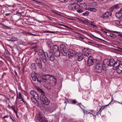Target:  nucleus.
I'll return each instance as SVG.
<instances>
[{
  "mask_svg": "<svg viewBox=\"0 0 122 122\" xmlns=\"http://www.w3.org/2000/svg\"><path fill=\"white\" fill-rule=\"evenodd\" d=\"M3 62L1 61L0 60V67L2 66L3 64Z\"/></svg>",
  "mask_w": 122,
  "mask_h": 122,
  "instance_id": "nucleus-42",
  "label": "nucleus"
},
{
  "mask_svg": "<svg viewBox=\"0 0 122 122\" xmlns=\"http://www.w3.org/2000/svg\"><path fill=\"white\" fill-rule=\"evenodd\" d=\"M116 35V36H120L121 37L122 36V35L120 34H118V35Z\"/></svg>",
  "mask_w": 122,
  "mask_h": 122,
  "instance_id": "nucleus-48",
  "label": "nucleus"
},
{
  "mask_svg": "<svg viewBox=\"0 0 122 122\" xmlns=\"http://www.w3.org/2000/svg\"><path fill=\"white\" fill-rule=\"evenodd\" d=\"M73 1L74 2H80L82 1V0H73Z\"/></svg>",
  "mask_w": 122,
  "mask_h": 122,
  "instance_id": "nucleus-41",
  "label": "nucleus"
},
{
  "mask_svg": "<svg viewBox=\"0 0 122 122\" xmlns=\"http://www.w3.org/2000/svg\"><path fill=\"white\" fill-rule=\"evenodd\" d=\"M6 54H7V56H9L10 55V54L9 53V52H6Z\"/></svg>",
  "mask_w": 122,
  "mask_h": 122,
  "instance_id": "nucleus-52",
  "label": "nucleus"
},
{
  "mask_svg": "<svg viewBox=\"0 0 122 122\" xmlns=\"http://www.w3.org/2000/svg\"><path fill=\"white\" fill-rule=\"evenodd\" d=\"M14 112L15 113V114H16V116L17 117V118H19V117H18V115H17V111H15V112Z\"/></svg>",
  "mask_w": 122,
  "mask_h": 122,
  "instance_id": "nucleus-44",
  "label": "nucleus"
},
{
  "mask_svg": "<svg viewBox=\"0 0 122 122\" xmlns=\"http://www.w3.org/2000/svg\"><path fill=\"white\" fill-rule=\"evenodd\" d=\"M113 32L115 33H118L119 32H118L116 31H113Z\"/></svg>",
  "mask_w": 122,
  "mask_h": 122,
  "instance_id": "nucleus-50",
  "label": "nucleus"
},
{
  "mask_svg": "<svg viewBox=\"0 0 122 122\" xmlns=\"http://www.w3.org/2000/svg\"><path fill=\"white\" fill-rule=\"evenodd\" d=\"M87 65L88 66H90L94 64L96 60L92 56H90L87 58Z\"/></svg>",
  "mask_w": 122,
  "mask_h": 122,
  "instance_id": "nucleus-9",
  "label": "nucleus"
},
{
  "mask_svg": "<svg viewBox=\"0 0 122 122\" xmlns=\"http://www.w3.org/2000/svg\"><path fill=\"white\" fill-rule=\"evenodd\" d=\"M115 63H116V61L113 59H111L110 60L106 59L103 61V63L104 65H106L107 66L110 67H113Z\"/></svg>",
  "mask_w": 122,
  "mask_h": 122,
  "instance_id": "nucleus-3",
  "label": "nucleus"
},
{
  "mask_svg": "<svg viewBox=\"0 0 122 122\" xmlns=\"http://www.w3.org/2000/svg\"><path fill=\"white\" fill-rule=\"evenodd\" d=\"M41 80L43 82H46L48 80L52 81L55 83L57 81L56 79L54 76H51L49 74L44 75L41 77Z\"/></svg>",
  "mask_w": 122,
  "mask_h": 122,
  "instance_id": "nucleus-2",
  "label": "nucleus"
},
{
  "mask_svg": "<svg viewBox=\"0 0 122 122\" xmlns=\"http://www.w3.org/2000/svg\"><path fill=\"white\" fill-rule=\"evenodd\" d=\"M37 80L40 83H41L42 81L41 80V78H40V77H37Z\"/></svg>",
  "mask_w": 122,
  "mask_h": 122,
  "instance_id": "nucleus-30",
  "label": "nucleus"
},
{
  "mask_svg": "<svg viewBox=\"0 0 122 122\" xmlns=\"http://www.w3.org/2000/svg\"><path fill=\"white\" fill-rule=\"evenodd\" d=\"M116 15L117 17L119 19L122 18V7L120 11L116 13Z\"/></svg>",
  "mask_w": 122,
  "mask_h": 122,
  "instance_id": "nucleus-16",
  "label": "nucleus"
},
{
  "mask_svg": "<svg viewBox=\"0 0 122 122\" xmlns=\"http://www.w3.org/2000/svg\"><path fill=\"white\" fill-rule=\"evenodd\" d=\"M9 117H10V118L12 120V119H13V118H12L11 117V116L10 115V116H9Z\"/></svg>",
  "mask_w": 122,
  "mask_h": 122,
  "instance_id": "nucleus-53",
  "label": "nucleus"
},
{
  "mask_svg": "<svg viewBox=\"0 0 122 122\" xmlns=\"http://www.w3.org/2000/svg\"><path fill=\"white\" fill-rule=\"evenodd\" d=\"M89 12L88 11H86L83 14V15L84 16H87L89 15Z\"/></svg>",
  "mask_w": 122,
  "mask_h": 122,
  "instance_id": "nucleus-31",
  "label": "nucleus"
},
{
  "mask_svg": "<svg viewBox=\"0 0 122 122\" xmlns=\"http://www.w3.org/2000/svg\"><path fill=\"white\" fill-rule=\"evenodd\" d=\"M109 36L113 39L115 38L116 37V35L112 33L110 34L109 35Z\"/></svg>",
  "mask_w": 122,
  "mask_h": 122,
  "instance_id": "nucleus-28",
  "label": "nucleus"
},
{
  "mask_svg": "<svg viewBox=\"0 0 122 122\" xmlns=\"http://www.w3.org/2000/svg\"><path fill=\"white\" fill-rule=\"evenodd\" d=\"M82 53L83 55L86 56L87 57L89 55V51L87 48H84L82 50Z\"/></svg>",
  "mask_w": 122,
  "mask_h": 122,
  "instance_id": "nucleus-17",
  "label": "nucleus"
},
{
  "mask_svg": "<svg viewBox=\"0 0 122 122\" xmlns=\"http://www.w3.org/2000/svg\"><path fill=\"white\" fill-rule=\"evenodd\" d=\"M70 103L71 104H75L77 102V101L75 100H70Z\"/></svg>",
  "mask_w": 122,
  "mask_h": 122,
  "instance_id": "nucleus-26",
  "label": "nucleus"
},
{
  "mask_svg": "<svg viewBox=\"0 0 122 122\" xmlns=\"http://www.w3.org/2000/svg\"><path fill=\"white\" fill-rule=\"evenodd\" d=\"M78 36L80 38L81 40H83L84 39V38L80 34H79L78 35Z\"/></svg>",
  "mask_w": 122,
  "mask_h": 122,
  "instance_id": "nucleus-38",
  "label": "nucleus"
},
{
  "mask_svg": "<svg viewBox=\"0 0 122 122\" xmlns=\"http://www.w3.org/2000/svg\"><path fill=\"white\" fill-rule=\"evenodd\" d=\"M68 55L69 57H71L73 56L75 54V52L72 49H69L68 50Z\"/></svg>",
  "mask_w": 122,
  "mask_h": 122,
  "instance_id": "nucleus-18",
  "label": "nucleus"
},
{
  "mask_svg": "<svg viewBox=\"0 0 122 122\" xmlns=\"http://www.w3.org/2000/svg\"><path fill=\"white\" fill-rule=\"evenodd\" d=\"M31 78L34 81H36L37 80V77L36 76H31Z\"/></svg>",
  "mask_w": 122,
  "mask_h": 122,
  "instance_id": "nucleus-33",
  "label": "nucleus"
},
{
  "mask_svg": "<svg viewBox=\"0 0 122 122\" xmlns=\"http://www.w3.org/2000/svg\"><path fill=\"white\" fill-rule=\"evenodd\" d=\"M96 38H97V39H100V40H101V39H100V38H97V37H96Z\"/></svg>",
  "mask_w": 122,
  "mask_h": 122,
  "instance_id": "nucleus-61",
  "label": "nucleus"
},
{
  "mask_svg": "<svg viewBox=\"0 0 122 122\" xmlns=\"http://www.w3.org/2000/svg\"><path fill=\"white\" fill-rule=\"evenodd\" d=\"M7 107H8V108H9V109H10V108H11V106H10V105H8Z\"/></svg>",
  "mask_w": 122,
  "mask_h": 122,
  "instance_id": "nucleus-51",
  "label": "nucleus"
},
{
  "mask_svg": "<svg viewBox=\"0 0 122 122\" xmlns=\"http://www.w3.org/2000/svg\"><path fill=\"white\" fill-rule=\"evenodd\" d=\"M37 90L41 94L40 97L41 100L44 105H48L50 103V101L46 97L44 91L39 88H38Z\"/></svg>",
  "mask_w": 122,
  "mask_h": 122,
  "instance_id": "nucleus-1",
  "label": "nucleus"
},
{
  "mask_svg": "<svg viewBox=\"0 0 122 122\" xmlns=\"http://www.w3.org/2000/svg\"><path fill=\"white\" fill-rule=\"evenodd\" d=\"M21 100L23 102H25L24 101V100L22 98H21Z\"/></svg>",
  "mask_w": 122,
  "mask_h": 122,
  "instance_id": "nucleus-54",
  "label": "nucleus"
},
{
  "mask_svg": "<svg viewBox=\"0 0 122 122\" xmlns=\"http://www.w3.org/2000/svg\"><path fill=\"white\" fill-rule=\"evenodd\" d=\"M79 21H80L82 22L85 24H89V22L84 20L80 19Z\"/></svg>",
  "mask_w": 122,
  "mask_h": 122,
  "instance_id": "nucleus-24",
  "label": "nucleus"
},
{
  "mask_svg": "<svg viewBox=\"0 0 122 122\" xmlns=\"http://www.w3.org/2000/svg\"><path fill=\"white\" fill-rule=\"evenodd\" d=\"M113 98H112V100L111 102L108 105H105L104 106H102V107H101V108H100L99 110V111H98L97 112V115H98V113L99 112H101L102 111L106 106H108L113 101Z\"/></svg>",
  "mask_w": 122,
  "mask_h": 122,
  "instance_id": "nucleus-19",
  "label": "nucleus"
},
{
  "mask_svg": "<svg viewBox=\"0 0 122 122\" xmlns=\"http://www.w3.org/2000/svg\"><path fill=\"white\" fill-rule=\"evenodd\" d=\"M122 61L120 60H117L116 61V63H115L113 66V68L114 69H116L117 70L119 68V67Z\"/></svg>",
  "mask_w": 122,
  "mask_h": 122,
  "instance_id": "nucleus-15",
  "label": "nucleus"
},
{
  "mask_svg": "<svg viewBox=\"0 0 122 122\" xmlns=\"http://www.w3.org/2000/svg\"><path fill=\"white\" fill-rule=\"evenodd\" d=\"M64 26H65V27H67V26L66 25H64Z\"/></svg>",
  "mask_w": 122,
  "mask_h": 122,
  "instance_id": "nucleus-64",
  "label": "nucleus"
},
{
  "mask_svg": "<svg viewBox=\"0 0 122 122\" xmlns=\"http://www.w3.org/2000/svg\"><path fill=\"white\" fill-rule=\"evenodd\" d=\"M119 49H120L122 51V48H121V47H119Z\"/></svg>",
  "mask_w": 122,
  "mask_h": 122,
  "instance_id": "nucleus-56",
  "label": "nucleus"
},
{
  "mask_svg": "<svg viewBox=\"0 0 122 122\" xmlns=\"http://www.w3.org/2000/svg\"><path fill=\"white\" fill-rule=\"evenodd\" d=\"M31 66L33 69L36 70L37 69V67H36L35 63H33L31 64Z\"/></svg>",
  "mask_w": 122,
  "mask_h": 122,
  "instance_id": "nucleus-32",
  "label": "nucleus"
},
{
  "mask_svg": "<svg viewBox=\"0 0 122 122\" xmlns=\"http://www.w3.org/2000/svg\"><path fill=\"white\" fill-rule=\"evenodd\" d=\"M80 104H78L77 105L78 106H80Z\"/></svg>",
  "mask_w": 122,
  "mask_h": 122,
  "instance_id": "nucleus-59",
  "label": "nucleus"
},
{
  "mask_svg": "<svg viewBox=\"0 0 122 122\" xmlns=\"http://www.w3.org/2000/svg\"><path fill=\"white\" fill-rule=\"evenodd\" d=\"M35 62L36 64H37V66L40 68L41 69L42 68V65L41 63V61L40 58H36L35 60Z\"/></svg>",
  "mask_w": 122,
  "mask_h": 122,
  "instance_id": "nucleus-14",
  "label": "nucleus"
},
{
  "mask_svg": "<svg viewBox=\"0 0 122 122\" xmlns=\"http://www.w3.org/2000/svg\"><path fill=\"white\" fill-rule=\"evenodd\" d=\"M1 11V9H0V12Z\"/></svg>",
  "mask_w": 122,
  "mask_h": 122,
  "instance_id": "nucleus-62",
  "label": "nucleus"
},
{
  "mask_svg": "<svg viewBox=\"0 0 122 122\" xmlns=\"http://www.w3.org/2000/svg\"><path fill=\"white\" fill-rule=\"evenodd\" d=\"M51 11L53 13H55L56 14H57L59 16L61 15V14L59 13V12L58 11H57L56 10H54V9H52L51 10Z\"/></svg>",
  "mask_w": 122,
  "mask_h": 122,
  "instance_id": "nucleus-25",
  "label": "nucleus"
},
{
  "mask_svg": "<svg viewBox=\"0 0 122 122\" xmlns=\"http://www.w3.org/2000/svg\"><path fill=\"white\" fill-rule=\"evenodd\" d=\"M11 108L13 110L14 112L16 111L15 110V106H14L13 105L12 106H11Z\"/></svg>",
  "mask_w": 122,
  "mask_h": 122,
  "instance_id": "nucleus-39",
  "label": "nucleus"
},
{
  "mask_svg": "<svg viewBox=\"0 0 122 122\" xmlns=\"http://www.w3.org/2000/svg\"><path fill=\"white\" fill-rule=\"evenodd\" d=\"M112 15V13L109 12L107 11L102 15L101 17L104 21H107L109 20Z\"/></svg>",
  "mask_w": 122,
  "mask_h": 122,
  "instance_id": "nucleus-5",
  "label": "nucleus"
},
{
  "mask_svg": "<svg viewBox=\"0 0 122 122\" xmlns=\"http://www.w3.org/2000/svg\"><path fill=\"white\" fill-rule=\"evenodd\" d=\"M30 93L33 97L34 99L36 101V102H37V104H38V102L37 99H38L39 96L38 94L34 90H31L30 92Z\"/></svg>",
  "mask_w": 122,
  "mask_h": 122,
  "instance_id": "nucleus-12",
  "label": "nucleus"
},
{
  "mask_svg": "<svg viewBox=\"0 0 122 122\" xmlns=\"http://www.w3.org/2000/svg\"><path fill=\"white\" fill-rule=\"evenodd\" d=\"M107 66V65H102V70L104 71H105L106 70V66Z\"/></svg>",
  "mask_w": 122,
  "mask_h": 122,
  "instance_id": "nucleus-35",
  "label": "nucleus"
},
{
  "mask_svg": "<svg viewBox=\"0 0 122 122\" xmlns=\"http://www.w3.org/2000/svg\"><path fill=\"white\" fill-rule=\"evenodd\" d=\"M77 2H74L71 3L68 6L69 9L71 10L74 11L75 10L79 8L80 6V5L76 4Z\"/></svg>",
  "mask_w": 122,
  "mask_h": 122,
  "instance_id": "nucleus-6",
  "label": "nucleus"
},
{
  "mask_svg": "<svg viewBox=\"0 0 122 122\" xmlns=\"http://www.w3.org/2000/svg\"><path fill=\"white\" fill-rule=\"evenodd\" d=\"M102 65L99 63L97 64L94 69L95 72L98 73H101L102 72Z\"/></svg>",
  "mask_w": 122,
  "mask_h": 122,
  "instance_id": "nucleus-8",
  "label": "nucleus"
},
{
  "mask_svg": "<svg viewBox=\"0 0 122 122\" xmlns=\"http://www.w3.org/2000/svg\"><path fill=\"white\" fill-rule=\"evenodd\" d=\"M32 34V35H34V36H35V34Z\"/></svg>",
  "mask_w": 122,
  "mask_h": 122,
  "instance_id": "nucleus-63",
  "label": "nucleus"
},
{
  "mask_svg": "<svg viewBox=\"0 0 122 122\" xmlns=\"http://www.w3.org/2000/svg\"><path fill=\"white\" fill-rule=\"evenodd\" d=\"M91 11L95 12L97 11V10L94 8H89L88 10Z\"/></svg>",
  "mask_w": 122,
  "mask_h": 122,
  "instance_id": "nucleus-27",
  "label": "nucleus"
},
{
  "mask_svg": "<svg viewBox=\"0 0 122 122\" xmlns=\"http://www.w3.org/2000/svg\"><path fill=\"white\" fill-rule=\"evenodd\" d=\"M117 102L119 104H122V102H119L118 101H117Z\"/></svg>",
  "mask_w": 122,
  "mask_h": 122,
  "instance_id": "nucleus-55",
  "label": "nucleus"
},
{
  "mask_svg": "<svg viewBox=\"0 0 122 122\" xmlns=\"http://www.w3.org/2000/svg\"><path fill=\"white\" fill-rule=\"evenodd\" d=\"M35 44V43L33 42H30L29 43V44L30 45H33Z\"/></svg>",
  "mask_w": 122,
  "mask_h": 122,
  "instance_id": "nucleus-43",
  "label": "nucleus"
},
{
  "mask_svg": "<svg viewBox=\"0 0 122 122\" xmlns=\"http://www.w3.org/2000/svg\"><path fill=\"white\" fill-rule=\"evenodd\" d=\"M76 57L78 61H81L83 59L85 61H86L85 59V57H84L83 54L81 52H79L76 53Z\"/></svg>",
  "mask_w": 122,
  "mask_h": 122,
  "instance_id": "nucleus-11",
  "label": "nucleus"
},
{
  "mask_svg": "<svg viewBox=\"0 0 122 122\" xmlns=\"http://www.w3.org/2000/svg\"><path fill=\"white\" fill-rule=\"evenodd\" d=\"M117 72L119 74H120L122 72V64L121 63L119 68L117 70Z\"/></svg>",
  "mask_w": 122,
  "mask_h": 122,
  "instance_id": "nucleus-22",
  "label": "nucleus"
},
{
  "mask_svg": "<svg viewBox=\"0 0 122 122\" xmlns=\"http://www.w3.org/2000/svg\"><path fill=\"white\" fill-rule=\"evenodd\" d=\"M35 118L36 120L40 121V122H48L44 117L39 115H36Z\"/></svg>",
  "mask_w": 122,
  "mask_h": 122,
  "instance_id": "nucleus-13",
  "label": "nucleus"
},
{
  "mask_svg": "<svg viewBox=\"0 0 122 122\" xmlns=\"http://www.w3.org/2000/svg\"><path fill=\"white\" fill-rule=\"evenodd\" d=\"M9 117V116L8 115H6V116H5L3 117L2 119H4L5 118H8Z\"/></svg>",
  "mask_w": 122,
  "mask_h": 122,
  "instance_id": "nucleus-45",
  "label": "nucleus"
},
{
  "mask_svg": "<svg viewBox=\"0 0 122 122\" xmlns=\"http://www.w3.org/2000/svg\"><path fill=\"white\" fill-rule=\"evenodd\" d=\"M88 24L90 25H91V26H93L95 28H97V26L95 25H94V24H93L92 23H89V24Z\"/></svg>",
  "mask_w": 122,
  "mask_h": 122,
  "instance_id": "nucleus-40",
  "label": "nucleus"
},
{
  "mask_svg": "<svg viewBox=\"0 0 122 122\" xmlns=\"http://www.w3.org/2000/svg\"><path fill=\"white\" fill-rule=\"evenodd\" d=\"M13 122H16V121L14 119V118H13V119L12 120Z\"/></svg>",
  "mask_w": 122,
  "mask_h": 122,
  "instance_id": "nucleus-49",
  "label": "nucleus"
},
{
  "mask_svg": "<svg viewBox=\"0 0 122 122\" xmlns=\"http://www.w3.org/2000/svg\"><path fill=\"white\" fill-rule=\"evenodd\" d=\"M5 102L6 103H7V101L6 100H5Z\"/></svg>",
  "mask_w": 122,
  "mask_h": 122,
  "instance_id": "nucleus-57",
  "label": "nucleus"
},
{
  "mask_svg": "<svg viewBox=\"0 0 122 122\" xmlns=\"http://www.w3.org/2000/svg\"><path fill=\"white\" fill-rule=\"evenodd\" d=\"M52 50L53 52L59 50L58 46L57 45H54L52 47Z\"/></svg>",
  "mask_w": 122,
  "mask_h": 122,
  "instance_id": "nucleus-20",
  "label": "nucleus"
},
{
  "mask_svg": "<svg viewBox=\"0 0 122 122\" xmlns=\"http://www.w3.org/2000/svg\"><path fill=\"white\" fill-rule=\"evenodd\" d=\"M17 97L19 99H21V98H22V96L20 92H19L18 95L17 96Z\"/></svg>",
  "mask_w": 122,
  "mask_h": 122,
  "instance_id": "nucleus-29",
  "label": "nucleus"
},
{
  "mask_svg": "<svg viewBox=\"0 0 122 122\" xmlns=\"http://www.w3.org/2000/svg\"><path fill=\"white\" fill-rule=\"evenodd\" d=\"M119 5H114L112 7H110V9L111 10L113 11L115 9H118L119 8Z\"/></svg>",
  "mask_w": 122,
  "mask_h": 122,
  "instance_id": "nucleus-21",
  "label": "nucleus"
},
{
  "mask_svg": "<svg viewBox=\"0 0 122 122\" xmlns=\"http://www.w3.org/2000/svg\"><path fill=\"white\" fill-rule=\"evenodd\" d=\"M38 47V46L37 45H36V46H33V48H36Z\"/></svg>",
  "mask_w": 122,
  "mask_h": 122,
  "instance_id": "nucleus-46",
  "label": "nucleus"
},
{
  "mask_svg": "<svg viewBox=\"0 0 122 122\" xmlns=\"http://www.w3.org/2000/svg\"><path fill=\"white\" fill-rule=\"evenodd\" d=\"M54 55L55 56L58 57L60 55V50L54 52Z\"/></svg>",
  "mask_w": 122,
  "mask_h": 122,
  "instance_id": "nucleus-23",
  "label": "nucleus"
},
{
  "mask_svg": "<svg viewBox=\"0 0 122 122\" xmlns=\"http://www.w3.org/2000/svg\"><path fill=\"white\" fill-rule=\"evenodd\" d=\"M104 32L106 33H107V32L106 31H104Z\"/></svg>",
  "mask_w": 122,
  "mask_h": 122,
  "instance_id": "nucleus-60",
  "label": "nucleus"
},
{
  "mask_svg": "<svg viewBox=\"0 0 122 122\" xmlns=\"http://www.w3.org/2000/svg\"><path fill=\"white\" fill-rule=\"evenodd\" d=\"M46 33H55L56 32L55 31H46Z\"/></svg>",
  "mask_w": 122,
  "mask_h": 122,
  "instance_id": "nucleus-37",
  "label": "nucleus"
},
{
  "mask_svg": "<svg viewBox=\"0 0 122 122\" xmlns=\"http://www.w3.org/2000/svg\"><path fill=\"white\" fill-rule=\"evenodd\" d=\"M46 53L48 59H49L51 61H53L55 58L54 54L51 51H49Z\"/></svg>",
  "mask_w": 122,
  "mask_h": 122,
  "instance_id": "nucleus-10",
  "label": "nucleus"
},
{
  "mask_svg": "<svg viewBox=\"0 0 122 122\" xmlns=\"http://www.w3.org/2000/svg\"><path fill=\"white\" fill-rule=\"evenodd\" d=\"M11 41H14L17 40V38H16L13 37L12 39H11Z\"/></svg>",
  "mask_w": 122,
  "mask_h": 122,
  "instance_id": "nucleus-36",
  "label": "nucleus"
},
{
  "mask_svg": "<svg viewBox=\"0 0 122 122\" xmlns=\"http://www.w3.org/2000/svg\"><path fill=\"white\" fill-rule=\"evenodd\" d=\"M61 51L62 55L66 56L67 55L68 50L64 44H61L60 46Z\"/></svg>",
  "mask_w": 122,
  "mask_h": 122,
  "instance_id": "nucleus-7",
  "label": "nucleus"
},
{
  "mask_svg": "<svg viewBox=\"0 0 122 122\" xmlns=\"http://www.w3.org/2000/svg\"><path fill=\"white\" fill-rule=\"evenodd\" d=\"M10 14V13H6L5 14V15L7 16L9 15Z\"/></svg>",
  "mask_w": 122,
  "mask_h": 122,
  "instance_id": "nucleus-47",
  "label": "nucleus"
},
{
  "mask_svg": "<svg viewBox=\"0 0 122 122\" xmlns=\"http://www.w3.org/2000/svg\"><path fill=\"white\" fill-rule=\"evenodd\" d=\"M38 54L42 60L43 62L44 63L47 61V58L46 55L44 51L42 50H39L38 53Z\"/></svg>",
  "mask_w": 122,
  "mask_h": 122,
  "instance_id": "nucleus-4",
  "label": "nucleus"
},
{
  "mask_svg": "<svg viewBox=\"0 0 122 122\" xmlns=\"http://www.w3.org/2000/svg\"><path fill=\"white\" fill-rule=\"evenodd\" d=\"M94 22V21L93 20L92 21H91V22L92 23H93Z\"/></svg>",
  "mask_w": 122,
  "mask_h": 122,
  "instance_id": "nucleus-58",
  "label": "nucleus"
},
{
  "mask_svg": "<svg viewBox=\"0 0 122 122\" xmlns=\"http://www.w3.org/2000/svg\"><path fill=\"white\" fill-rule=\"evenodd\" d=\"M77 11L79 13H81L83 12L84 11L83 10L79 9L77 10Z\"/></svg>",
  "mask_w": 122,
  "mask_h": 122,
  "instance_id": "nucleus-34",
  "label": "nucleus"
}]
</instances>
